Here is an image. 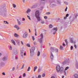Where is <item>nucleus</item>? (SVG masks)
Segmentation results:
<instances>
[{
	"mask_svg": "<svg viewBox=\"0 0 78 78\" xmlns=\"http://www.w3.org/2000/svg\"><path fill=\"white\" fill-rule=\"evenodd\" d=\"M7 10L6 7V5L4 4L0 6V16H1L3 17H5L6 16Z\"/></svg>",
	"mask_w": 78,
	"mask_h": 78,
	"instance_id": "obj_1",
	"label": "nucleus"
},
{
	"mask_svg": "<svg viewBox=\"0 0 78 78\" xmlns=\"http://www.w3.org/2000/svg\"><path fill=\"white\" fill-rule=\"evenodd\" d=\"M56 70L58 73H59L60 71V73H62L63 72L64 68L62 67L60 68V66H57L56 67Z\"/></svg>",
	"mask_w": 78,
	"mask_h": 78,
	"instance_id": "obj_2",
	"label": "nucleus"
},
{
	"mask_svg": "<svg viewBox=\"0 0 78 78\" xmlns=\"http://www.w3.org/2000/svg\"><path fill=\"white\" fill-rule=\"evenodd\" d=\"M77 17H78V15L76 14H75L73 16V18H72V16H70L69 17V22H73L76 18H77Z\"/></svg>",
	"mask_w": 78,
	"mask_h": 78,
	"instance_id": "obj_3",
	"label": "nucleus"
},
{
	"mask_svg": "<svg viewBox=\"0 0 78 78\" xmlns=\"http://www.w3.org/2000/svg\"><path fill=\"white\" fill-rule=\"evenodd\" d=\"M40 12L39 11H37L35 13V16L37 19L38 21H40L41 20V18L40 17Z\"/></svg>",
	"mask_w": 78,
	"mask_h": 78,
	"instance_id": "obj_4",
	"label": "nucleus"
},
{
	"mask_svg": "<svg viewBox=\"0 0 78 78\" xmlns=\"http://www.w3.org/2000/svg\"><path fill=\"white\" fill-rule=\"evenodd\" d=\"M35 49H36V48L34 47H32L30 49V56H34Z\"/></svg>",
	"mask_w": 78,
	"mask_h": 78,
	"instance_id": "obj_5",
	"label": "nucleus"
},
{
	"mask_svg": "<svg viewBox=\"0 0 78 78\" xmlns=\"http://www.w3.org/2000/svg\"><path fill=\"white\" fill-rule=\"evenodd\" d=\"M12 53H13V56H17L18 53L17 50L16 49H14Z\"/></svg>",
	"mask_w": 78,
	"mask_h": 78,
	"instance_id": "obj_6",
	"label": "nucleus"
},
{
	"mask_svg": "<svg viewBox=\"0 0 78 78\" xmlns=\"http://www.w3.org/2000/svg\"><path fill=\"white\" fill-rule=\"evenodd\" d=\"M70 62H69V59H66L65 61L62 62V64L64 65L65 64H68Z\"/></svg>",
	"mask_w": 78,
	"mask_h": 78,
	"instance_id": "obj_7",
	"label": "nucleus"
},
{
	"mask_svg": "<svg viewBox=\"0 0 78 78\" xmlns=\"http://www.w3.org/2000/svg\"><path fill=\"white\" fill-rule=\"evenodd\" d=\"M58 30V28L56 27V28L54 27L51 30L52 32H53V34H55V33L56 32V31H57Z\"/></svg>",
	"mask_w": 78,
	"mask_h": 78,
	"instance_id": "obj_8",
	"label": "nucleus"
},
{
	"mask_svg": "<svg viewBox=\"0 0 78 78\" xmlns=\"http://www.w3.org/2000/svg\"><path fill=\"white\" fill-rule=\"evenodd\" d=\"M40 37H41L40 39L39 42L40 44H41L42 43V39H43V34L41 33V34L40 35Z\"/></svg>",
	"mask_w": 78,
	"mask_h": 78,
	"instance_id": "obj_9",
	"label": "nucleus"
},
{
	"mask_svg": "<svg viewBox=\"0 0 78 78\" xmlns=\"http://www.w3.org/2000/svg\"><path fill=\"white\" fill-rule=\"evenodd\" d=\"M61 23L62 24L64 25L65 26H66V25H67V24H68V23L67 22H65L64 21H62Z\"/></svg>",
	"mask_w": 78,
	"mask_h": 78,
	"instance_id": "obj_10",
	"label": "nucleus"
},
{
	"mask_svg": "<svg viewBox=\"0 0 78 78\" xmlns=\"http://www.w3.org/2000/svg\"><path fill=\"white\" fill-rule=\"evenodd\" d=\"M28 36V34H27V32H25L24 34L23 35V38H26V37H27Z\"/></svg>",
	"mask_w": 78,
	"mask_h": 78,
	"instance_id": "obj_11",
	"label": "nucleus"
},
{
	"mask_svg": "<svg viewBox=\"0 0 78 78\" xmlns=\"http://www.w3.org/2000/svg\"><path fill=\"white\" fill-rule=\"evenodd\" d=\"M24 51L23 50H21L20 51V55L22 56H23Z\"/></svg>",
	"mask_w": 78,
	"mask_h": 78,
	"instance_id": "obj_12",
	"label": "nucleus"
},
{
	"mask_svg": "<svg viewBox=\"0 0 78 78\" xmlns=\"http://www.w3.org/2000/svg\"><path fill=\"white\" fill-rule=\"evenodd\" d=\"M15 41L17 44V45L18 46H20V41L18 40H15Z\"/></svg>",
	"mask_w": 78,
	"mask_h": 78,
	"instance_id": "obj_13",
	"label": "nucleus"
},
{
	"mask_svg": "<svg viewBox=\"0 0 78 78\" xmlns=\"http://www.w3.org/2000/svg\"><path fill=\"white\" fill-rule=\"evenodd\" d=\"M8 59V58L6 57H4L2 58V60L3 61H7V59Z\"/></svg>",
	"mask_w": 78,
	"mask_h": 78,
	"instance_id": "obj_14",
	"label": "nucleus"
},
{
	"mask_svg": "<svg viewBox=\"0 0 78 78\" xmlns=\"http://www.w3.org/2000/svg\"><path fill=\"white\" fill-rule=\"evenodd\" d=\"M50 58L51 60H53V53H52V52H51V53Z\"/></svg>",
	"mask_w": 78,
	"mask_h": 78,
	"instance_id": "obj_15",
	"label": "nucleus"
},
{
	"mask_svg": "<svg viewBox=\"0 0 78 78\" xmlns=\"http://www.w3.org/2000/svg\"><path fill=\"white\" fill-rule=\"evenodd\" d=\"M57 3L58 4H61V0H57Z\"/></svg>",
	"mask_w": 78,
	"mask_h": 78,
	"instance_id": "obj_16",
	"label": "nucleus"
},
{
	"mask_svg": "<svg viewBox=\"0 0 78 78\" xmlns=\"http://www.w3.org/2000/svg\"><path fill=\"white\" fill-rule=\"evenodd\" d=\"M14 28H16L17 29V30H19L20 29V28L17 25H16L14 26Z\"/></svg>",
	"mask_w": 78,
	"mask_h": 78,
	"instance_id": "obj_17",
	"label": "nucleus"
},
{
	"mask_svg": "<svg viewBox=\"0 0 78 78\" xmlns=\"http://www.w3.org/2000/svg\"><path fill=\"white\" fill-rule=\"evenodd\" d=\"M37 6V5H35L32 6V9L36 8Z\"/></svg>",
	"mask_w": 78,
	"mask_h": 78,
	"instance_id": "obj_18",
	"label": "nucleus"
},
{
	"mask_svg": "<svg viewBox=\"0 0 78 78\" xmlns=\"http://www.w3.org/2000/svg\"><path fill=\"white\" fill-rule=\"evenodd\" d=\"M76 69H78V62L77 61L76 62Z\"/></svg>",
	"mask_w": 78,
	"mask_h": 78,
	"instance_id": "obj_19",
	"label": "nucleus"
},
{
	"mask_svg": "<svg viewBox=\"0 0 78 78\" xmlns=\"http://www.w3.org/2000/svg\"><path fill=\"white\" fill-rule=\"evenodd\" d=\"M42 70V67H40L38 69V73L40 72H41L40 70Z\"/></svg>",
	"mask_w": 78,
	"mask_h": 78,
	"instance_id": "obj_20",
	"label": "nucleus"
},
{
	"mask_svg": "<svg viewBox=\"0 0 78 78\" xmlns=\"http://www.w3.org/2000/svg\"><path fill=\"white\" fill-rule=\"evenodd\" d=\"M51 50L52 52H54L55 51V50L54 49V48L51 47L50 49Z\"/></svg>",
	"mask_w": 78,
	"mask_h": 78,
	"instance_id": "obj_21",
	"label": "nucleus"
},
{
	"mask_svg": "<svg viewBox=\"0 0 78 78\" xmlns=\"http://www.w3.org/2000/svg\"><path fill=\"white\" fill-rule=\"evenodd\" d=\"M0 64L1 66L3 67V66H4V65H5V63L3 62H1L0 63Z\"/></svg>",
	"mask_w": 78,
	"mask_h": 78,
	"instance_id": "obj_22",
	"label": "nucleus"
},
{
	"mask_svg": "<svg viewBox=\"0 0 78 78\" xmlns=\"http://www.w3.org/2000/svg\"><path fill=\"white\" fill-rule=\"evenodd\" d=\"M31 9H27V11H26V13H28L29 12H30L31 11Z\"/></svg>",
	"mask_w": 78,
	"mask_h": 78,
	"instance_id": "obj_23",
	"label": "nucleus"
},
{
	"mask_svg": "<svg viewBox=\"0 0 78 78\" xmlns=\"http://www.w3.org/2000/svg\"><path fill=\"white\" fill-rule=\"evenodd\" d=\"M11 42H12V43L14 45H16V43H15V41H14L13 40H11Z\"/></svg>",
	"mask_w": 78,
	"mask_h": 78,
	"instance_id": "obj_24",
	"label": "nucleus"
},
{
	"mask_svg": "<svg viewBox=\"0 0 78 78\" xmlns=\"http://www.w3.org/2000/svg\"><path fill=\"white\" fill-rule=\"evenodd\" d=\"M73 76H75V78H78V75L77 74H74Z\"/></svg>",
	"mask_w": 78,
	"mask_h": 78,
	"instance_id": "obj_25",
	"label": "nucleus"
},
{
	"mask_svg": "<svg viewBox=\"0 0 78 78\" xmlns=\"http://www.w3.org/2000/svg\"><path fill=\"white\" fill-rule=\"evenodd\" d=\"M56 6V5L55 4H52L51 5V7L52 8L54 7V6Z\"/></svg>",
	"mask_w": 78,
	"mask_h": 78,
	"instance_id": "obj_26",
	"label": "nucleus"
},
{
	"mask_svg": "<svg viewBox=\"0 0 78 78\" xmlns=\"http://www.w3.org/2000/svg\"><path fill=\"white\" fill-rule=\"evenodd\" d=\"M14 36L15 37H19V35L15 33V34H14Z\"/></svg>",
	"mask_w": 78,
	"mask_h": 78,
	"instance_id": "obj_27",
	"label": "nucleus"
},
{
	"mask_svg": "<svg viewBox=\"0 0 78 78\" xmlns=\"http://www.w3.org/2000/svg\"><path fill=\"white\" fill-rule=\"evenodd\" d=\"M17 21L18 22V24L19 25H20V24H21V23H20V21H19V20L18 19H17Z\"/></svg>",
	"mask_w": 78,
	"mask_h": 78,
	"instance_id": "obj_28",
	"label": "nucleus"
},
{
	"mask_svg": "<svg viewBox=\"0 0 78 78\" xmlns=\"http://www.w3.org/2000/svg\"><path fill=\"white\" fill-rule=\"evenodd\" d=\"M60 49L61 50H63V47H62V46H60Z\"/></svg>",
	"mask_w": 78,
	"mask_h": 78,
	"instance_id": "obj_29",
	"label": "nucleus"
},
{
	"mask_svg": "<svg viewBox=\"0 0 78 78\" xmlns=\"http://www.w3.org/2000/svg\"><path fill=\"white\" fill-rule=\"evenodd\" d=\"M65 42H66V45H68V41H67V39L65 40Z\"/></svg>",
	"mask_w": 78,
	"mask_h": 78,
	"instance_id": "obj_30",
	"label": "nucleus"
},
{
	"mask_svg": "<svg viewBox=\"0 0 78 78\" xmlns=\"http://www.w3.org/2000/svg\"><path fill=\"white\" fill-rule=\"evenodd\" d=\"M37 66H35V67H34V72H35V71H36V69H37Z\"/></svg>",
	"mask_w": 78,
	"mask_h": 78,
	"instance_id": "obj_31",
	"label": "nucleus"
},
{
	"mask_svg": "<svg viewBox=\"0 0 78 78\" xmlns=\"http://www.w3.org/2000/svg\"><path fill=\"white\" fill-rule=\"evenodd\" d=\"M49 3L50 4V5H51L52 3H53V2L49 0Z\"/></svg>",
	"mask_w": 78,
	"mask_h": 78,
	"instance_id": "obj_32",
	"label": "nucleus"
},
{
	"mask_svg": "<svg viewBox=\"0 0 78 78\" xmlns=\"http://www.w3.org/2000/svg\"><path fill=\"white\" fill-rule=\"evenodd\" d=\"M40 53L39 51H38L37 52V56H39V55H40Z\"/></svg>",
	"mask_w": 78,
	"mask_h": 78,
	"instance_id": "obj_33",
	"label": "nucleus"
},
{
	"mask_svg": "<svg viewBox=\"0 0 78 78\" xmlns=\"http://www.w3.org/2000/svg\"><path fill=\"white\" fill-rule=\"evenodd\" d=\"M70 41L71 43H72L73 42V39L72 38H70Z\"/></svg>",
	"mask_w": 78,
	"mask_h": 78,
	"instance_id": "obj_34",
	"label": "nucleus"
},
{
	"mask_svg": "<svg viewBox=\"0 0 78 78\" xmlns=\"http://www.w3.org/2000/svg\"><path fill=\"white\" fill-rule=\"evenodd\" d=\"M12 6H13V8H15L16 7V5L13 4H12Z\"/></svg>",
	"mask_w": 78,
	"mask_h": 78,
	"instance_id": "obj_35",
	"label": "nucleus"
},
{
	"mask_svg": "<svg viewBox=\"0 0 78 78\" xmlns=\"http://www.w3.org/2000/svg\"><path fill=\"white\" fill-rule=\"evenodd\" d=\"M34 44L35 45H37V42H36V41H34Z\"/></svg>",
	"mask_w": 78,
	"mask_h": 78,
	"instance_id": "obj_36",
	"label": "nucleus"
},
{
	"mask_svg": "<svg viewBox=\"0 0 78 78\" xmlns=\"http://www.w3.org/2000/svg\"><path fill=\"white\" fill-rule=\"evenodd\" d=\"M69 69V66L67 67L66 68L65 70H67Z\"/></svg>",
	"mask_w": 78,
	"mask_h": 78,
	"instance_id": "obj_37",
	"label": "nucleus"
},
{
	"mask_svg": "<svg viewBox=\"0 0 78 78\" xmlns=\"http://www.w3.org/2000/svg\"><path fill=\"white\" fill-rule=\"evenodd\" d=\"M27 17L29 19V20H31V18H30V17L29 16L27 15Z\"/></svg>",
	"mask_w": 78,
	"mask_h": 78,
	"instance_id": "obj_38",
	"label": "nucleus"
},
{
	"mask_svg": "<svg viewBox=\"0 0 78 78\" xmlns=\"http://www.w3.org/2000/svg\"><path fill=\"white\" fill-rule=\"evenodd\" d=\"M49 27L50 28H52V27H53V25H52L50 24L49 25Z\"/></svg>",
	"mask_w": 78,
	"mask_h": 78,
	"instance_id": "obj_39",
	"label": "nucleus"
},
{
	"mask_svg": "<svg viewBox=\"0 0 78 78\" xmlns=\"http://www.w3.org/2000/svg\"><path fill=\"white\" fill-rule=\"evenodd\" d=\"M64 3L65 4V5H68V2H65Z\"/></svg>",
	"mask_w": 78,
	"mask_h": 78,
	"instance_id": "obj_40",
	"label": "nucleus"
},
{
	"mask_svg": "<svg viewBox=\"0 0 78 78\" xmlns=\"http://www.w3.org/2000/svg\"><path fill=\"white\" fill-rule=\"evenodd\" d=\"M46 14H47V15H49V14H50V12H46Z\"/></svg>",
	"mask_w": 78,
	"mask_h": 78,
	"instance_id": "obj_41",
	"label": "nucleus"
},
{
	"mask_svg": "<svg viewBox=\"0 0 78 78\" xmlns=\"http://www.w3.org/2000/svg\"><path fill=\"white\" fill-rule=\"evenodd\" d=\"M24 64H23V65H22V67L21 68V69H23L24 67Z\"/></svg>",
	"mask_w": 78,
	"mask_h": 78,
	"instance_id": "obj_42",
	"label": "nucleus"
},
{
	"mask_svg": "<svg viewBox=\"0 0 78 78\" xmlns=\"http://www.w3.org/2000/svg\"><path fill=\"white\" fill-rule=\"evenodd\" d=\"M32 38L33 40V41H34V40L35 39V38H34V36H32Z\"/></svg>",
	"mask_w": 78,
	"mask_h": 78,
	"instance_id": "obj_43",
	"label": "nucleus"
},
{
	"mask_svg": "<svg viewBox=\"0 0 78 78\" xmlns=\"http://www.w3.org/2000/svg\"><path fill=\"white\" fill-rule=\"evenodd\" d=\"M30 67H29L28 68L27 71L29 72V71H30Z\"/></svg>",
	"mask_w": 78,
	"mask_h": 78,
	"instance_id": "obj_44",
	"label": "nucleus"
},
{
	"mask_svg": "<svg viewBox=\"0 0 78 78\" xmlns=\"http://www.w3.org/2000/svg\"><path fill=\"white\" fill-rule=\"evenodd\" d=\"M63 73H64V75H66V71L64 70V72H63Z\"/></svg>",
	"mask_w": 78,
	"mask_h": 78,
	"instance_id": "obj_45",
	"label": "nucleus"
},
{
	"mask_svg": "<svg viewBox=\"0 0 78 78\" xmlns=\"http://www.w3.org/2000/svg\"><path fill=\"white\" fill-rule=\"evenodd\" d=\"M27 47H30V44H27Z\"/></svg>",
	"mask_w": 78,
	"mask_h": 78,
	"instance_id": "obj_46",
	"label": "nucleus"
},
{
	"mask_svg": "<svg viewBox=\"0 0 78 78\" xmlns=\"http://www.w3.org/2000/svg\"><path fill=\"white\" fill-rule=\"evenodd\" d=\"M55 51L56 52H57V53H58V49H55Z\"/></svg>",
	"mask_w": 78,
	"mask_h": 78,
	"instance_id": "obj_47",
	"label": "nucleus"
},
{
	"mask_svg": "<svg viewBox=\"0 0 78 78\" xmlns=\"http://www.w3.org/2000/svg\"><path fill=\"white\" fill-rule=\"evenodd\" d=\"M38 78H41V75H38Z\"/></svg>",
	"mask_w": 78,
	"mask_h": 78,
	"instance_id": "obj_48",
	"label": "nucleus"
},
{
	"mask_svg": "<svg viewBox=\"0 0 78 78\" xmlns=\"http://www.w3.org/2000/svg\"><path fill=\"white\" fill-rule=\"evenodd\" d=\"M45 73L43 74L42 75L43 77H45Z\"/></svg>",
	"mask_w": 78,
	"mask_h": 78,
	"instance_id": "obj_49",
	"label": "nucleus"
},
{
	"mask_svg": "<svg viewBox=\"0 0 78 78\" xmlns=\"http://www.w3.org/2000/svg\"><path fill=\"white\" fill-rule=\"evenodd\" d=\"M43 56L44 58H45V57H46V55L44 54H43Z\"/></svg>",
	"mask_w": 78,
	"mask_h": 78,
	"instance_id": "obj_50",
	"label": "nucleus"
},
{
	"mask_svg": "<svg viewBox=\"0 0 78 78\" xmlns=\"http://www.w3.org/2000/svg\"><path fill=\"white\" fill-rule=\"evenodd\" d=\"M2 36L1 34H0V39H2Z\"/></svg>",
	"mask_w": 78,
	"mask_h": 78,
	"instance_id": "obj_51",
	"label": "nucleus"
},
{
	"mask_svg": "<svg viewBox=\"0 0 78 78\" xmlns=\"http://www.w3.org/2000/svg\"><path fill=\"white\" fill-rule=\"evenodd\" d=\"M44 18L46 20V19H47V16H44Z\"/></svg>",
	"mask_w": 78,
	"mask_h": 78,
	"instance_id": "obj_52",
	"label": "nucleus"
},
{
	"mask_svg": "<svg viewBox=\"0 0 78 78\" xmlns=\"http://www.w3.org/2000/svg\"><path fill=\"white\" fill-rule=\"evenodd\" d=\"M73 46H71V50H73Z\"/></svg>",
	"mask_w": 78,
	"mask_h": 78,
	"instance_id": "obj_53",
	"label": "nucleus"
},
{
	"mask_svg": "<svg viewBox=\"0 0 78 78\" xmlns=\"http://www.w3.org/2000/svg\"><path fill=\"white\" fill-rule=\"evenodd\" d=\"M10 50H12V46H10Z\"/></svg>",
	"mask_w": 78,
	"mask_h": 78,
	"instance_id": "obj_54",
	"label": "nucleus"
},
{
	"mask_svg": "<svg viewBox=\"0 0 78 78\" xmlns=\"http://www.w3.org/2000/svg\"><path fill=\"white\" fill-rule=\"evenodd\" d=\"M2 74L3 75H5V72L2 73Z\"/></svg>",
	"mask_w": 78,
	"mask_h": 78,
	"instance_id": "obj_55",
	"label": "nucleus"
},
{
	"mask_svg": "<svg viewBox=\"0 0 78 78\" xmlns=\"http://www.w3.org/2000/svg\"><path fill=\"white\" fill-rule=\"evenodd\" d=\"M62 45L64 46V47H66V44H64V43H63L62 44Z\"/></svg>",
	"mask_w": 78,
	"mask_h": 78,
	"instance_id": "obj_56",
	"label": "nucleus"
},
{
	"mask_svg": "<svg viewBox=\"0 0 78 78\" xmlns=\"http://www.w3.org/2000/svg\"><path fill=\"white\" fill-rule=\"evenodd\" d=\"M14 70H15V67H14L12 68V71H14Z\"/></svg>",
	"mask_w": 78,
	"mask_h": 78,
	"instance_id": "obj_57",
	"label": "nucleus"
},
{
	"mask_svg": "<svg viewBox=\"0 0 78 78\" xmlns=\"http://www.w3.org/2000/svg\"><path fill=\"white\" fill-rule=\"evenodd\" d=\"M64 19H65V20L67 19V17L66 16L64 17Z\"/></svg>",
	"mask_w": 78,
	"mask_h": 78,
	"instance_id": "obj_58",
	"label": "nucleus"
},
{
	"mask_svg": "<svg viewBox=\"0 0 78 78\" xmlns=\"http://www.w3.org/2000/svg\"><path fill=\"white\" fill-rule=\"evenodd\" d=\"M69 16V14H67L66 15V16L67 17H68Z\"/></svg>",
	"mask_w": 78,
	"mask_h": 78,
	"instance_id": "obj_59",
	"label": "nucleus"
},
{
	"mask_svg": "<svg viewBox=\"0 0 78 78\" xmlns=\"http://www.w3.org/2000/svg\"><path fill=\"white\" fill-rule=\"evenodd\" d=\"M6 23H7V24H9V23L8 22L6 21H5V24H6Z\"/></svg>",
	"mask_w": 78,
	"mask_h": 78,
	"instance_id": "obj_60",
	"label": "nucleus"
},
{
	"mask_svg": "<svg viewBox=\"0 0 78 78\" xmlns=\"http://www.w3.org/2000/svg\"><path fill=\"white\" fill-rule=\"evenodd\" d=\"M41 23H42V24H44V22L43 21H41Z\"/></svg>",
	"mask_w": 78,
	"mask_h": 78,
	"instance_id": "obj_61",
	"label": "nucleus"
},
{
	"mask_svg": "<svg viewBox=\"0 0 78 78\" xmlns=\"http://www.w3.org/2000/svg\"><path fill=\"white\" fill-rule=\"evenodd\" d=\"M26 76V74H25V73H24L23 76Z\"/></svg>",
	"mask_w": 78,
	"mask_h": 78,
	"instance_id": "obj_62",
	"label": "nucleus"
},
{
	"mask_svg": "<svg viewBox=\"0 0 78 78\" xmlns=\"http://www.w3.org/2000/svg\"><path fill=\"white\" fill-rule=\"evenodd\" d=\"M74 46L75 48H76V45L74 44Z\"/></svg>",
	"mask_w": 78,
	"mask_h": 78,
	"instance_id": "obj_63",
	"label": "nucleus"
},
{
	"mask_svg": "<svg viewBox=\"0 0 78 78\" xmlns=\"http://www.w3.org/2000/svg\"><path fill=\"white\" fill-rule=\"evenodd\" d=\"M51 78H55V77L54 76H52Z\"/></svg>",
	"mask_w": 78,
	"mask_h": 78,
	"instance_id": "obj_64",
	"label": "nucleus"
}]
</instances>
